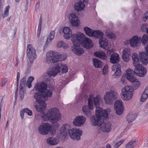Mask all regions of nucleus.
Returning a JSON list of instances; mask_svg holds the SVG:
<instances>
[{
	"instance_id": "nucleus-1",
	"label": "nucleus",
	"mask_w": 148,
	"mask_h": 148,
	"mask_svg": "<svg viewBox=\"0 0 148 148\" xmlns=\"http://www.w3.org/2000/svg\"><path fill=\"white\" fill-rule=\"evenodd\" d=\"M47 88V84L44 82H42L40 83H37L35 85L34 88L36 91L41 93V95H39L38 93L36 92L34 96L36 102L39 104L36 107L37 111L38 112H42L46 106V104L43 99L50 97L52 96V90Z\"/></svg>"
},
{
	"instance_id": "nucleus-2",
	"label": "nucleus",
	"mask_w": 148,
	"mask_h": 148,
	"mask_svg": "<svg viewBox=\"0 0 148 148\" xmlns=\"http://www.w3.org/2000/svg\"><path fill=\"white\" fill-rule=\"evenodd\" d=\"M132 58L133 65L135 68L134 71L130 68L128 69L126 71V73L134 76L136 74L140 77H144L147 73L146 69L142 65L138 63L139 61L137 54L134 53L132 56Z\"/></svg>"
},
{
	"instance_id": "nucleus-3",
	"label": "nucleus",
	"mask_w": 148,
	"mask_h": 148,
	"mask_svg": "<svg viewBox=\"0 0 148 148\" xmlns=\"http://www.w3.org/2000/svg\"><path fill=\"white\" fill-rule=\"evenodd\" d=\"M61 116V115L59 110L57 108H54L49 110L42 117L43 119L45 121L48 120L54 123L52 124V126L54 130H56L59 127V124L56 123L60 120Z\"/></svg>"
},
{
	"instance_id": "nucleus-4",
	"label": "nucleus",
	"mask_w": 148,
	"mask_h": 148,
	"mask_svg": "<svg viewBox=\"0 0 148 148\" xmlns=\"http://www.w3.org/2000/svg\"><path fill=\"white\" fill-rule=\"evenodd\" d=\"M101 98L99 96H97L94 97L92 95H90L88 99V106H84L82 108V111L84 114L87 117H89L92 115L90 110H93L94 108L93 103L95 107L99 105V101Z\"/></svg>"
},
{
	"instance_id": "nucleus-5",
	"label": "nucleus",
	"mask_w": 148,
	"mask_h": 148,
	"mask_svg": "<svg viewBox=\"0 0 148 148\" xmlns=\"http://www.w3.org/2000/svg\"><path fill=\"white\" fill-rule=\"evenodd\" d=\"M46 61L48 64L55 63L60 61L61 55L58 52L50 51L46 54Z\"/></svg>"
},
{
	"instance_id": "nucleus-6",
	"label": "nucleus",
	"mask_w": 148,
	"mask_h": 148,
	"mask_svg": "<svg viewBox=\"0 0 148 148\" xmlns=\"http://www.w3.org/2000/svg\"><path fill=\"white\" fill-rule=\"evenodd\" d=\"M26 52L27 56L29 61V62L27 64L29 66L33 63L34 61L36 58V52L35 48L31 44H29L27 46Z\"/></svg>"
},
{
	"instance_id": "nucleus-7",
	"label": "nucleus",
	"mask_w": 148,
	"mask_h": 148,
	"mask_svg": "<svg viewBox=\"0 0 148 148\" xmlns=\"http://www.w3.org/2000/svg\"><path fill=\"white\" fill-rule=\"evenodd\" d=\"M132 88L129 86H126L122 89L121 97L125 101L130 99L132 97L133 93Z\"/></svg>"
},
{
	"instance_id": "nucleus-8",
	"label": "nucleus",
	"mask_w": 148,
	"mask_h": 148,
	"mask_svg": "<svg viewBox=\"0 0 148 148\" xmlns=\"http://www.w3.org/2000/svg\"><path fill=\"white\" fill-rule=\"evenodd\" d=\"M84 30L86 34L90 37L96 38L101 37L103 36V33L101 31L92 30L87 27H84Z\"/></svg>"
},
{
	"instance_id": "nucleus-9",
	"label": "nucleus",
	"mask_w": 148,
	"mask_h": 148,
	"mask_svg": "<svg viewBox=\"0 0 148 148\" xmlns=\"http://www.w3.org/2000/svg\"><path fill=\"white\" fill-rule=\"evenodd\" d=\"M68 132L71 138L74 140H79L82 134L81 130L76 128L69 130Z\"/></svg>"
},
{
	"instance_id": "nucleus-10",
	"label": "nucleus",
	"mask_w": 148,
	"mask_h": 148,
	"mask_svg": "<svg viewBox=\"0 0 148 148\" xmlns=\"http://www.w3.org/2000/svg\"><path fill=\"white\" fill-rule=\"evenodd\" d=\"M116 93L114 91L107 92L104 96V99L106 104H111L116 99Z\"/></svg>"
},
{
	"instance_id": "nucleus-11",
	"label": "nucleus",
	"mask_w": 148,
	"mask_h": 148,
	"mask_svg": "<svg viewBox=\"0 0 148 148\" xmlns=\"http://www.w3.org/2000/svg\"><path fill=\"white\" fill-rule=\"evenodd\" d=\"M51 126L47 123H44L40 125L38 127L39 132L42 135H45L48 134L51 130Z\"/></svg>"
},
{
	"instance_id": "nucleus-12",
	"label": "nucleus",
	"mask_w": 148,
	"mask_h": 148,
	"mask_svg": "<svg viewBox=\"0 0 148 148\" xmlns=\"http://www.w3.org/2000/svg\"><path fill=\"white\" fill-rule=\"evenodd\" d=\"M83 34H74L71 35V40L74 45H80L81 44Z\"/></svg>"
},
{
	"instance_id": "nucleus-13",
	"label": "nucleus",
	"mask_w": 148,
	"mask_h": 148,
	"mask_svg": "<svg viewBox=\"0 0 148 148\" xmlns=\"http://www.w3.org/2000/svg\"><path fill=\"white\" fill-rule=\"evenodd\" d=\"M80 45L84 48L89 49L93 47V45L92 43V41L89 38L84 37V36H83Z\"/></svg>"
},
{
	"instance_id": "nucleus-14",
	"label": "nucleus",
	"mask_w": 148,
	"mask_h": 148,
	"mask_svg": "<svg viewBox=\"0 0 148 148\" xmlns=\"http://www.w3.org/2000/svg\"><path fill=\"white\" fill-rule=\"evenodd\" d=\"M86 120V118L84 116H78L74 119L73 124L76 126H80L84 123Z\"/></svg>"
},
{
	"instance_id": "nucleus-15",
	"label": "nucleus",
	"mask_w": 148,
	"mask_h": 148,
	"mask_svg": "<svg viewBox=\"0 0 148 148\" xmlns=\"http://www.w3.org/2000/svg\"><path fill=\"white\" fill-rule=\"evenodd\" d=\"M99 105L97 107H96L95 116H99L101 118L102 116L104 118H106L108 116V113L107 110H103L101 108L99 107Z\"/></svg>"
},
{
	"instance_id": "nucleus-16",
	"label": "nucleus",
	"mask_w": 148,
	"mask_h": 148,
	"mask_svg": "<svg viewBox=\"0 0 148 148\" xmlns=\"http://www.w3.org/2000/svg\"><path fill=\"white\" fill-rule=\"evenodd\" d=\"M126 75L127 79L131 82L133 83L134 88L135 89H137L140 85V82L134 77V75H127L126 73Z\"/></svg>"
},
{
	"instance_id": "nucleus-17",
	"label": "nucleus",
	"mask_w": 148,
	"mask_h": 148,
	"mask_svg": "<svg viewBox=\"0 0 148 148\" xmlns=\"http://www.w3.org/2000/svg\"><path fill=\"white\" fill-rule=\"evenodd\" d=\"M114 107L116 114L120 115L123 113V107L121 101L117 100L114 104Z\"/></svg>"
},
{
	"instance_id": "nucleus-18",
	"label": "nucleus",
	"mask_w": 148,
	"mask_h": 148,
	"mask_svg": "<svg viewBox=\"0 0 148 148\" xmlns=\"http://www.w3.org/2000/svg\"><path fill=\"white\" fill-rule=\"evenodd\" d=\"M112 124L110 122L108 121L100 123L101 130L103 132H108L111 129Z\"/></svg>"
},
{
	"instance_id": "nucleus-19",
	"label": "nucleus",
	"mask_w": 148,
	"mask_h": 148,
	"mask_svg": "<svg viewBox=\"0 0 148 148\" xmlns=\"http://www.w3.org/2000/svg\"><path fill=\"white\" fill-rule=\"evenodd\" d=\"M88 0H80L78 2L75 4L74 8L77 12H80L84 10L85 7L84 3H86Z\"/></svg>"
},
{
	"instance_id": "nucleus-20",
	"label": "nucleus",
	"mask_w": 148,
	"mask_h": 148,
	"mask_svg": "<svg viewBox=\"0 0 148 148\" xmlns=\"http://www.w3.org/2000/svg\"><path fill=\"white\" fill-rule=\"evenodd\" d=\"M69 19L72 26L77 27L79 24V21L76 14H71L69 15Z\"/></svg>"
},
{
	"instance_id": "nucleus-21",
	"label": "nucleus",
	"mask_w": 148,
	"mask_h": 148,
	"mask_svg": "<svg viewBox=\"0 0 148 148\" xmlns=\"http://www.w3.org/2000/svg\"><path fill=\"white\" fill-rule=\"evenodd\" d=\"M72 51L78 56H81L84 52L83 49L79 45H74L71 47Z\"/></svg>"
},
{
	"instance_id": "nucleus-22",
	"label": "nucleus",
	"mask_w": 148,
	"mask_h": 148,
	"mask_svg": "<svg viewBox=\"0 0 148 148\" xmlns=\"http://www.w3.org/2000/svg\"><path fill=\"white\" fill-rule=\"evenodd\" d=\"M121 65L118 63L113 65L112 68V71H115L116 70L114 74L113 75V77L114 78H115V76H120L121 75Z\"/></svg>"
},
{
	"instance_id": "nucleus-23",
	"label": "nucleus",
	"mask_w": 148,
	"mask_h": 148,
	"mask_svg": "<svg viewBox=\"0 0 148 148\" xmlns=\"http://www.w3.org/2000/svg\"><path fill=\"white\" fill-rule=\"evenodd\" d=\"M140 38L138 37L137 36H132L130 40V43L131 46L134 47L138 46L140 43Z\"/></svg>"
},
{
	"instance_id": "nucleus-24",
	"label": "nucleus",
	"mask_w": 148,
	"mask_h": 148,
	"mask_svg": "<svg viewBox=\"0 0 148 148\" xmlns=\"http://www.w3.org/2000/svg\"><path fill=\"white\" fill-rule=\"evenodd\" d=\"M139 57L140 61L145 65L148 63V55L144 52H140Z\"/></svg>"
},
{
	"instance_id": "nucleus-25",
	"label": "nucleus",
	"mask_w": 148,
	"mask_h": 148,
	"mask_svg": "<svg viewBox=\"0 0 148 148\" xmlns=\"http://www.w3.org/2000/svg\"><path fill=\"white\" fill-rule=\"evenodd\" d=\"M130 50L128 48H125L123 51L122 58L124 61L128 62L129 60V57L130 56Z\"/></svg>"
},
{
	"instance_id": "nucleus-26",
	"label": "nucleus",
	"mask_w": 148,
	"mask_h": 148,
	"mask_svg": "<svg viewBox=\"0 0 148 148\" xmlns=\"http://www.w3.org/2000/svg\"><path fill=\"white\" fill-rule=\"evenodd\" d=\"M96 38L99 39V44L101 47L103 49H106L108 47V42L107 39L105 38H103V36L101 37Z\"/></svg>"
},
{
	"instance_id": "nucleus-27",
	"label": "nucleus",
	"mask_w": 148,
	"mask_h": 148,
	"mask_svg": "<svg viewBox=\"0 0 148 148\" xmlns=\"http://www.w3.org/2000/svg\"><path fill=\"white\" fill-rule=\"evenodd\" d=\"M100 119L101 118L99 116L94 115L90 117V121L93 125H97L99 126L100 125L101 123L99 122Z\"/></svg>"
},
{
	"instance_id": "nucleus-28",
	"label": "nucleus",
	"mask_w": 148,
	"mask_h": 148,
	"mask_svg": "<svg viewBox=\"0 0 148 148\" xmlns=\"http://www.w3.org/2000/svg\"><path fill=\"white\" fill-rule=\"evenodd\" d=\"M63 32L64 33V37L67 39H69L72 35L71 30L68 27H65L63 29Z\"/></svg>"
},
{
	"instance_id": "nucleus-29",
	"label": "nucleus",
	"mask_w": 148,
	"mask_h": 148,
	"mask_svg": "<svg viewBox=\"0 0 148 148\" xmlns=\"http://www.w3.org/2000/svg\"><path fill=\"white\" fill-rule=\"evenodd\" d=\"M110 59V62L112 63H117L119 60V55L116 53H113L111 54Z\"/></svg>"
},
{
	"instance_id": "nucleus-30",
	"label": "nucleus",
	"mask_w": 148,
	"mask_h": 148,
	"mask_svg": "<svg viewBox=\"0 0 148 148\" xmlns=\"http://www.w3.org/2000/svg\"><path fill=\"white\" fill-rule=\"evenodd\" d=\"M69 125L67 124H64L60 128V132L61 135L65 136L67 133Z\"/></svg>"
},
{
	"instance_id": "nucleus-31",
	"label": "nucleus",
	"mask_w": 148,
	"mask_h": 148,
	"mask_svg": "<svg viewBox=\"0 0 148 148\" xmlns=\"http://www.w3.org/2000/svg\"><path fill=\"white\" fill-rule=\"evenodd\" d=\"M94 55L95 57L101 59L106 60L107 59L106 54L103 52L96 51L94 53Z\"/></svg>"
},
{
	"instance_id": "nucleus-32",
	"label": "nucleus",
	"mask_w": 148,
	"mask_h": 148,
	"mask_svg": "<svg viewBox=\"0 0 148 148\" xmlns=\"http://www.w3.org/2000/svg\"><path fill=\"white\" fill-rule=\"evenodd\" d=\"M47 143L51 145H55L58 143V141L53 137L48 138L47 139Z\"/></svg>"
},
{
	"instance_id": "nucleus-33",
	"label": "nucleus",
	"mask_w": 148,
	"mask_h": 148,
	"mask_svg": "<svg viewBox=\"0 0 148 148\" xmlns=\"http://www.w3.org/2000/svg\"><path fill=\"white\" fill-rule=\"evenodd\" d=\"M93 64L95 68H101L102 67L103 63L99 59L97 58L93 59Z\"/></svg>"
},
{
	"instance_id": "nucleus-34",
	"label": "nucleus",
	"mask_w": 148,
	"mask_h": 148,
	"mask_svg": "<svg viewBox=\"0 0 148 148\" xmlns=\"http://www.w3.org/2000/svg\"><path fill=\"white\" fill-rule=\"evenodd\" d=\"M59 71V69L58 67V68L55 69L54 70H53L51 71H48L47 74L48 76L50 77L52 76L55 77Z\"/></svg>"
},
{
	"instance_id": "nucleus-35",
	"label": "nucleus",
	"mask_w": 148,
	"mask_h": 148,
	"mask_svg": "<svg viewBox=\"0 0 148 148\" xmlns=\"http://www.w3.org/2000/svg\"><path fill=\"white\" fill-rule=\"evenodd\" d=\"M136 118V115L134 114H129L127 117L126 119L128 123L132 122Z\"/></svg>"
},
{
	"instance_id": "nucleus-36",
	"label": "nucleus",
	"mask_w": 148,
	"mask_h": 148,
	"mask_svg": "<svg viewBox=\"0 0 148 148\" xmlns=\"http://www.w3.org/2000/svg\"><path fill=\"white\" fill-rule=\"evenodd\" d=\"M55 32L54 31H52L48 36L45 44H48L53 39Z\"/></svg>"
},
{
	"instance_id": "nucleus-37",
	"label": "nucleus",
	"mask_w": 148,
	"mask_h": 148,
	"mask_svg": "<svg viewBox=\"0 0 148 148\" xmlns=\"http://www.w3.org/2000/svg\"><path fill=\"white\" fill-rule=\"evenodd\" d=\"M138 144L136 140H131L125 145L126 148H134Z\"/></svg>"
},
{
	"instance_id": "nucleus-38",
	"label": "nucleus",
	"mask_w": 148,
	"mask_h": 148,
	"mask_svg": "<svg viewBox=\"0 0 148 148\" xmlns=\"http://www.w3.org/2000/svg\"><path fill=\"white\" fill-rule=\"evenodd\" d=\"M148 97V86L147 87L144 92L143 93L141 97V100L143 102L145 101Z\"/></svg>"
},
{
	"instance_id": "nucleus-39",
	"label": "nucleus",
	"mask_w": 148,
	"mask_h": 148,
	"mask_svg": "<svg viewBox=\"0 0 148 148\" xmlns=\"http://www.w3.org/2000/svg\"><path fill=\"white\" fill-rule=\"evenodd\" d=\"M59 67L61 70L62 73H66L67 72L68 68L67 66L65 64H60L59 65Z\"/></svg>"
},
{
	"instance_id": "nucleus-40",
	"label": "nucleus",
	"mask_w": 148,
	"mask_h": 148,
	"mask_svg": "<svg viewBox=\"0 0 148 148\" xmlns=\"http://www.w3.org/2000/svg\"><path fill=\"white\" fill-rule=\"evenodd\" d=\"M140 40L143 45H145L146 44L148 41V35L146 34L144 35L140 38Z\"/></svg>"
},
{
	"instance_id": "nucleus-41",
	"label": "nucleus",
	"mask_w": 148,
	"mask_h": 148,
	"mask_svg": "<svg viewBox=\"0 0 148 148\" xmlns=\"http://www.w3.org/2000/svg\"><path fill=\"white\" fill-rule=\"evenodd\" d=\"M105 35L110 39L114 38L115 37V35L114 34L108 31H106Z\"/></svg>"
},
{
	"instance_id": "nucleus-42",
	"label": "nucleus",
	"mask_w": 148,
	"mask_h": 148,
	"mask_svg": "<svg viewBox=\"0 0 148 148\" xmlns=\"http://www.w3.org/2000/svg\"><path fill=\"white\" fill-rule=\"evenodd\" d=\"M57 46L59 47H62L63 48H67L68 47L67 44L64 42L63 41L59 42L57 44Z\"/></svg>"
},
{
	"instance_id": "nucleus-43",
	"label": "nucleus",
	"mask_w": 148,
	"mask_h": 148,
	"mask_svg": "<svg viewBox=\"0 0 148 148\" xmlns=\"http://www.w3.org/2000/svg\"><path fill=\"white\" fill-rule=\"evenodd\" d=\"M10 8V6L8 5L5 8L4 11V13L2 14V17L3 18L7 16L8 15L9 10Z\"/></svg>"
},
{
	"instance_id": "nucleus-44",
	"label": "nucleus",
	"mask_w": 148,
	"mask_h": 148,
	"mask_svg": "<svg viewBox=\"0 0 148 148\" xmlns=\"http://www.w3.org/2000/svg\"><path fill=\"white\" fill-rule=\"evenodd\" d=\"M25 92V89L19 88V94L20 97L22 100L24 98V95Z\"/></svg>"
},
{
	"instance_id": "nucleus-45",
	"label": "nucleus",
	"mask_w": 148,
	"mask_h": 148,
	"mask_svg": "<svg viewBox=\"0 0 148 148\" xmlns=\"http://www.w3.org/2000/svg\"><path fill=\"white\" fill-rule=\"evenodd\" d=\"M124 142V140L123 139L120 140V141L117 142L114 145V148H118Z\"/></svg>"
},
{
	"instance_id": "nucleus-46",
	"label": "nucleus",
	"mask_w": 148,
	"mask_h": 148,
	"mask_svg": "<svg viewBox=\"0 0 148 148\" xmlns=\"http://www.w3.org/2000/svg\"><path fill=\"white\" fill-rule=\"evenodd\" d=\"M148 27V25L147 23L143 24L141 26V30L142 32H145L146 31V29Z\"/></svg>"
},
{
	"instance_id": "nucleus-47",
	"label": "nucleus",
	"mask_w": 148,
	"mask_h": 148,
	"mask_svg": "<svg viewBox=\"0 0 148 148\" xmlns=\"http://www.w3.org/2000/svg\"><path fill=\"white\" fill-rule=\"evenodd\" d=\"M8 81L7 79L6 78H3L2 79V81L1 83V87H3L6 84Z\"/></svg>"
},
{
	"instance_id": "nucleus-48",
	"label": "nucleus",
	"mask_w": 148,
	"mask_h": 148,
	"mask_svg": "<svg viewBox=\"0 0 148 148\" xmlns=\"http://www.w3.org/2000/svg\"><path fill=\"white\" fill-rule=\"evenodd\" d=\"M148 19V11L146 12L144 14L142 18V20L145 22Z\"/></svg>"
},
{
	"instance_id": "nucleus-49",
	"label": "nucleus",
	"mask_w": 148,
	"mask_h": 148,
	"mask_svg": "<svg viewBox=\"0 0 148 148\" xmlns=\"http://www.w3.org/2000/svg\"><path fill=\"white\" fill-rule=\"evenodd\" d=\"M108 66L106 65L104 66L103 69V74H106L108 72Z\"/></svg>"
},
{
	"instance_id": "nucleus-50",
	"label": "nucleus",
	"mask_w": 148,
	"mask_h": 148,
	"mask_svg": "<svg viewBox=\"0 0 148 148\" xmlns=\"http://www.w3.org/2000/svg\"><path fill=\"white\" fill-rule=\"evenodd\" d=\"M25 113H27L29 115L31 116L32 115V112L31 110H29L28 108H25Z\"/></svg>"
},
{
	"instance_id": "nucleus-51",
	"label": "nucleus",
	"mask_w": 148,
	"mask_h": 148,
	"mask_svg": "<svg viewBox=\"0 0 148 148\" xmlns=\"http://www.w3.org/2000/svg\"><path fill=\"white\" fill-rule=\"evenodd\" d=\"M51 79V77H50L49 76H47L44 79V80L46 83H50Z\"/></svg>"
},
{
	"instance_id": "nucleus-52",
	"label": "nucleus",
	"mask_w": 148,
	"mask_h": 148,
	"mask_svg": "<svg viewBox=\"0 0 148 148\" xmlns=\"http://www.w3.org/2000/svg\"><path fill=\"white\" fill-rule=\"evenodd\" d=\"M25 112V108L22 109L20 111V115L22 119H23L24 117V115Z\"/></svg>"
},
{
	"instance_id": "nucleus-53",
	"label": "nucleus",
	"mask_w": 148,
	"mask_h": 148,
	"mask_svg": "<svg viewBox=\"0 0 148 148\" xmlns=\"http://www.w3.org/2000/svg\"><path fill=\"white\" fill-rule=\"evenodd\" d=\"M26 77H23L21 79L20 83L26 84Z\"/></svg>"
},
{
	"instance_id": "nucleus-54",
	"label": "nucleus",
	"mask_w": 148,
	"mask_h": 148,
	"mask_svg": "<svg viewBox=\"0 0 148 148\" xmlns=\"http://www.w3.org/2000/svg\"><path fill=\"white\" fill-rule=\"evenodd\" d=\"M34 77L32 76H30L28 78L27 81L28 83H31L32 81L34 80Z\"/></svg>"
},
{
	"instance_id": "nucleus-55",
	"label": "nucleus",
	"mask_w": 148,
	"mask_h": 148,
	"mask_svg": "<svg viewBox=\"0 0 148 148\" xmlns=\"http://www.w3.org/2000/svg\"><path fill=\"white\" fill-rule=\"evenodd\" d=\"M26 84L20 83V88L25 89Z\"/></svg>"
},
{
	"instance_id": "nucleus-56",
	"label": "nucleus",
	"mask_w": 148,
	"mask_h": 148,
	"mask_svg": "<svg viewBox=\"0 0 148 148\" xmlns=\"http://www.w3.org/2000/svg\"><path fill=\"white\" fill-rule=\"evenodd\" d=\"M41 27H38V28L37 31V36H38L39 35L40 33V32L41 30Z\"/></svg>"
},
{
	"instance_id": "nucleus-57",
	"label": "nucleus",
	"mask_w": 148,
	"mask_h": 148,
	"mask_svg": "<svg viewBox=\"0 0 148 148\" xmlns=\"http://www.w3.org/2000/svg\"><path fill=\"white\" fill-rule=\"evenodd\" d=\"M41 27H38V28L37 31V36H38L39 35L40 33V32L41 30Z\"/></svg>"
},
{
	"instance_id": "nucleus-58",
	"label": "nucleus",
	"mask_w": 148,
	"mask_h": 148,
	"mask_svg": "<svg viewBox=\"0 0 148 148\" xmlns=\"http://www.w3.org/2000/svg\"><path fill=\"white\" fill-rule=\"evenodd\" d=\"M113 52L112 50H108L107 51V55L108 56H110V55Z\"/></svg>"
},
{
	"instance_id": "nucleus-59",
	"label": "nucleus",
	"mask_w": 148,
	"mask_h": 148,
	"mask_svg": "<svg viewBox=\"0 0 148 148\" xmlns=\"http://www.w3.org/2000/svg\"><path fill=\"white\" fill-rule=\"evenodd\" d=\"M40 6V2L39 1L37 2L36 5V9H38Z\"/></svg>"
},
{
	"instance_id": "nucleus-60",
	"label": "nucleus",
	"mask_w": 148,
	"mask_h": 148,
	"mask_svg": "<svg viewBox=\"0 0 148 148\" xmlns=\"http://www.w3.org/2000/svg\"><path fill=\"white\" fill-rule=\"evenodd\" d=\"M26 84L29 88H30L32 86V84L31 83H28L27 82Z\"/></svg>"
},
{
	"instance_id": "nucleus-61",
	"label": "nucleus",
	"mask_w": 148,
	"mask_h": 148,
	"mask_svg": "<svg viewBox=\"0 0 148 148\" xmlns=\"http://www.w3.org/2000/svg\"><path fill=\"white\" fill-rule=\"evenodd\" d=\"M20 78V73L19 72H17V80L19 81Z\"/></svg>"
},
{
	"instance_id": "nucleus-62",
	"label": "nucleus",
	"mask_w": 148,
	"mask_h": 148,
	"mask_svg": "<svg viewBox=\"0 0 148 148\" xmlns=\"http://www.w3.org/2000/svg\"><path fill=\"white\" fill-rule=\"evenodd\" d=\"M3 5L2 3H0V13H1L3 11Z\"/></svg>"
},
{
	"instance_id": "nucleus-63",
	"label": "nucleus",
	"mask_w": 148,
	"mask_h": 148,
	"mask_svg": "<svg viewBox=\"0 0 148 148\" xmlns=\"http://www.w3.org/2000/svg\"><path fill=\"white\" fill-rule=\"evenodd\" d=\"M145 49L146 51V52L147 53V54L148 55V45H147V46L145 47Z\"/></svg>"
},
{
	"instance_id": "nucleus-64",
	"label": "nucleus",
	"mask_w": 148,
	"mask_h": 148,
	"mask_svg": "<svg viewBox=\"0 0 148 148\" xmlns=\"http://www.w3.org/2000/svg\"><path fill=\"white\" fill-rule=\"evenodd\" d=\"M106 148H111V147L110 144H108L106 146Z\"/></svg>"
}]
</instances>
